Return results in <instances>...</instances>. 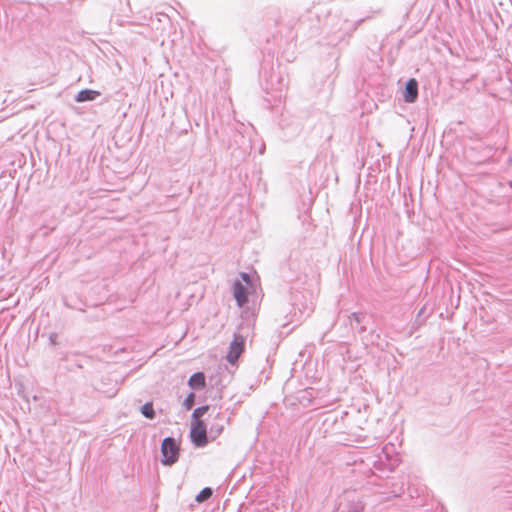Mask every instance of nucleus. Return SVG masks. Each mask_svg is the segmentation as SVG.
Listing matches in <instances>:
<instances>
[{
    "label": "nucleus",
    "mask_w": 512,
    "mask_h": 512,
    "mask_svg": "<svg viewBox=\"0 0 512 512\" xmlns=\"http://www.w3.org/2000/svg\"><path fill=\"white\" fill-rule=\"evenodd\" d=\"M99 95H100V93L95 90H90V89L81 90L80 92H78V94L76 96V101L77 102L92 101Z\"/></svg>",
    "instance_id": "nucleus-7"
},
{
    "label": "nucleus",
    "mask_w": 512,
    "mask_h": 512,
    "mask_svg": "<svg viewBox=\"0 0 512 512\" xmlns=\"http://www.w3.org/2000/svg\"><path fill=\"white\" fill-rule=\"evenodd\" d=\"M212 496V489L206 487L200 491V493L196 496V501L198 503L204 502L208 500Z\"/></svg>",
    "instance_id": "nucleus-10"
},
{
    "label": "nucleus",
    "mask_w": 512,
    "mask_h": 512,
    "mask_svg": "<svg viewBox=\"0 0 512 512\" xmlns=\"http://www.w3.org/2000/svg\"><path fill=\"white\" fill-rule=\"evenodd\" d=\"M225 426L222 423L212 424L209 430V437L211 441L216 440L224 431Z\"/></svg>",
    "instance_id": "nucleus-8"
},
{
    "label": "nucleus",
    "mask_w": 512,
    "mask_h": 512,
    "mask_svg": "<svg viewBox=\"0 0 512 512\" xmlns=\"http://www.w3.org/2000/svg\"><path fill=\"white\" fill-rule=\"evenodd\" d=\"M244 338L241 335H235L230 344L226 359L230 364H235L244 351Z\"/></svg>",
    "instance_id": "nucleus-4"
},
{
    "label": "nucleus",
    "mask_w": 512,
    "mask_h": 512,
    "mask_svg": "<svg viewBox=\"0 0 512 512\" xmlns=\"http://www.w3.org/2000/svg\"><path fill=\"white\" fill-rule=\"evenodd\" d=\"M161 452L163 455V464L172 465L178 460L179 447L175 440L171 437L165 438L161 445Z\"/></svg>",
    "instance_id": "nucleus-3"
},
{
    "label": "nucleus",
    "mask_w": 512,
    "mask_h": 512,
    "mask_svg": "<svg viewBox=\"0 0 512 512\" xmlns=\"http://www.w3.org/2000/svg\"><path fill=\"white\" fill-rule=\"evenodd\" d=\"M141 413L146 418L153 419L155 417V411L152 402L145 403L141 408Z\"/></svg>",
    "instance_id": "nucleus-9"
},
{
    "label": "nucleus",
    "mask_w": 512,
    "mask_h": 512,
    "mask_svg": "<svg viewBox=\"0 0 512 512\" xmlns=\"http://www.w3.org/2000/svg\"><path fill=\"white\" fill-rule=\"evenodd\" d=\"M188 385L192 389H204L206 386V379H205L204 373H202V372L194 373L190 377V379L188 381Z\"/></svg>",
    "instance_id": "nucleus-6"
},
{
    "label": "nucleus",
    "mask_w": 512,
    "mask_h": 512,
    "mask_svg": "<svg viewBox=\"0 0 512 512\" xmlns=\"http://www.w3.org/2000/svg\"><path fill=\"white\" fill-rule=\"evenodd\" d=\"M242 281H235L233 285V296L239 307H242L248 301V287L251 285L250 277L247 273L240 275Z\"/></svg>",
    "instance_id": "nucleus-2"
},
{
    "label": "nucleus",
    "mask_w": 512,
    "mask_h": 512,
    "mask_svg": "<svg viewBox=\"0 0 512 512\" xmlns=\"http://www.w3.org/2000/svg\"><path fill=\"white\" fill-rule=\"evenodd\" d=\"M194 403H195V394L194 393H190L185 398V400L183 402V406L185 407L186 410H190L194 406Z\"/></svg>",
    "instance_id": "nucleus-11"
},
{
    "label": "nucleus",
    "mask_w": 512,
    "mask_h": 512,
    "mask_svg": "<svg viewBox=\"0 0 512 512\" xmlns=\"http://www.w3.org/2000/svg\"><path fill=\"white\" fill-rule=\"evenodd\" d=\"M418 97V83L416 79L411 78L406 83L405 91L403 92V98L407 103H413Z\"/></svg>",
    "instance_id": "nucleus-5"
},
{
    "label": "nucleus",
    "mask_w": 512,
    "mask_h": 512,
    "mask_svg": "<svg viewBox=\"0 0 512 512\" xmlns=\"http://www.w3.org/2000/svg\"><path fill=\"white\" fill-rule=\"evenodd\" d=\"M208 409V405L198 407L191 416L190 439L196 447H204L209 443L207 426L202 419Z\"/></svg>",
    "instance_id": "nucleus-1"
}]
</instances>
